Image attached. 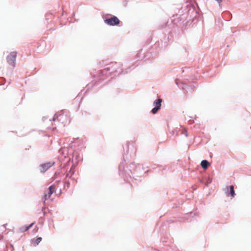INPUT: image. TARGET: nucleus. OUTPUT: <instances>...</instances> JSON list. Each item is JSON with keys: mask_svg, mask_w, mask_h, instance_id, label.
<instances>
[{"mask_svg": "<svg viewBox=\"0 0 251 251\" xmlns=\"http://www.w3.org/2000/svg\"><path fill=\"white\" fill-rule=\"evenodd\" d=\"M17 53L16 51L11 52L7 56V63L13 68L15 66V61Z\"/></svg>", "mask_w": 251, "mask_h": 251, "instance_id": "nucleus-2", "label": "nucleus"}, {"mask_svg": "<svg viewBox=\"0 0 251 251\" xmlns=\"http://www.w3.org/2000/svg\"><path fill=\"white\" fill-rule=\"evenodd\" d=\"M42 240V238L41 237H38L35 240H34L33 242L35 245H37L40 243Z\"/></svg>", "mask_w": 251, "mask_h": 251, "instance_id": "nucleus-10", "label": "nucleus"}, {"mask_svg": "<svg viewBox=\"0 0 251 251\" xmlns=\"http://www.w3.org/2000/svg\"><path fill=\"white\" fill-rule=\"evenodd\" d=\"M34 224V223H32L30 225H29L28 226L25 227V228L24 230V231H27L30 228H31L33 226Z\"/></svg>", "mask_w": 251, "mask_h": 251, "instance_id": "nucleus-11", "label": "nucleus"}, {"mask_svg": "<svg viewBox=\"0 0 251 251\" xmlns=\"http://www.w3.org/2000/svg\"><path fill=\"white\" fill-rule=\"evenodd\" d=\"M216 1H217L219 3H221L222 1V0H216Z\"/></svg>", "mask_w": 251, "mask_h": 251, "instance_id": "nucleus-12", "label": "nucleus"}, {"mask_svg": "<svg viewBox=\"0 0 251 251\" xmlns=\"http://www.w3.org/2000/svg\"><path fill=\"white\" fill-rule=\"evenodd\" d=\"M55 186L54 185H51L47 192V193H45L44 194V199L45 201L49 199L51 196V195L53 194V193L55 191Z\"/></svg>", "mask_w": 251, "mask_h": 251, "instance_id": "nucleus-6", "label": "nucleus"}, {"mask_svg": "<svg viewBox=\"0 0 251 251\" xmlns=\"http://www.w3.org/2000/svg\"><path fill=\"white\" fill-rule=\"evenodd\" d=\"M201 165L204 169H206L210 164L207 160H204L201 162Z\"/></svg>", "mask_w": 251, "mask_h": 251, "instance_id": "nucleus-8", "label": "nucleus"}, {"mask_svg": "<svg viewBox=\"0 0 251 251\" xmlns=\"http://www.w3.org/2000/svg\"><path fill=\"white\" fill-rule=\"evenodd\" d=\"M119 67V65L116 62H112L109 64V65L101 71L102 72H110V74L117 72V69Z\"/></svg>", "mask_w": 251, "mask_h": 251, "instance_id": "nucleus-3", "label": "nucleus"}, {"mask_svg": "<svg viewBox=\"0 0 251 251\" xmlns=\"http://www.w3.org/2000/svg\"><path fill=\"white\" fill-rule=\"evenodd\" d=\"M104 22L108 25L114 26L118 25L120 24V21L117 17L114 16L110 18L105 20Z\"/></svg>", "mask_w": 251, "mask_h": 251, "instance_id": "nucleus-4", "label": "nucleus"}, {"mask_svg": "<svg viewBox=\"0 0 251 251\" xmlns=\"http://www.w3.org/2000/svg\"><path fill=\"white\" fill-rule=\"evenodd\" d=\"M162 101V100L161 99H158L154 101L153 104L155 107L151 110L153 114H155L160 108Z\"/></svg>", "mask_w": 251, "mask_h": 251, "instance_id": "nucleus-5", "label": "nucleus"}, {"mask_svg": "<svg viewBox=\"0 0 251 251\" xmlns=\"http://www.w3.org/2000/svg\"><path fill=\"white\" fill-rule=\"evenodd\" d=\"M54 164L53 162H49L40 165L41 172H45Z\"/></svg>", "mask_w": 251, "mask_h": 251, "instance_id": "nucleus-7", "label": "nucleus"}, {"mask_svg": "<svg viewBox=\"0 0 251 251\" xmlns=\"http://www.w3.org/2000/svg\"><path fill=\"white\" fill-rule=\"evenodd\" d=\"M53 121L54 122L58 121L62 124L64 126L69 124L70 122V119L68 115L64 113H60L56 114L54 118Z\"/></svg>", "mask_w": 251, "mask_h": 251, "instance_id": "nucleus-1", "label": "nucleus"}, {"mask_svg": "<svg viewBox=\"0 0 251 251\" xmlns=\"http://www.w3.org/2000/svg\"><path fill=\"white\" fill-rule=\"evenodd\" d=\"M227 191L229 189L230 194L232 197H234L235 196V193L234 190V186L233 185H231L229 187H227L226 188Z\"/></svg>", "mask_w": 251, "mask_h": 251, "instance_id": "nucleus-9", "label": "nucleus"}]
</instances>
